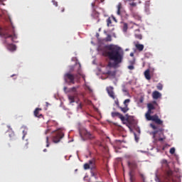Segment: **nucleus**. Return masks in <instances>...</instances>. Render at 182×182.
Listing matches in <instances>:
<instances>
[{
    "label": "nucleus",
    "mask_w": 182,
    "mask_h": 182,
    "mask_svg": "<svg viewBox=\"0 0 182 182\" xmlns=\"http://www.w3.org/2000/svg\"><path fill=\"white\" fill-rule=\"evenodd\" d=\"M107 50L104 53V55L114 62V66H117L123 62V52L122 48L117 46L109 45L107 46Z\"/></svg>",
    "instance_id": "obj_1"
},
{
    "label": "nucleus",
    "mask_w": 182,
    "mask_h": 182,
    "mask_svg": "<svg viewBox=\"0 0 182 182\" xmlns=\"http://www.w3.org/2000/svg\"><path fill=\"white\" fill-rule=\"evenodd\" d=\"M11 26L13 28L12 34H9V27H0V36L1 38H3V39H6L7 41L8 39H10V42L16 43L18 42L16 41V39H18V36L16 33H15V27H14V25L11 24Z\"/></svg>",
    "instance_id": "obj_2"
},
{
    "label": "nucleus",
    "mask_w": 182,
    "mask_h": 182,
    "mask_svg": "<svg viewBox=\"0 0 182 182\" xmlns=\"http://www.w3.org/2000/svg\"><path fill=\"white\" fill-rule=\"evenodd\" d=\"M153 113H154V112H153L152 109H148V111L145 114V117H146V120H148V121L151 120L152 122H154V123H156V124H163V122L161 121V119H160V118H159L158 114H154V115L151 116V114H153Z\"/></svg>",
    "instance_id": "obj_3"
},
{
    "label": "nucleus",
    "mask_w": 182,
    "mask_h": 182,
    "mask_svg": "<svg viewBox=\"0 0 182 182\" xmlns=\"http://www.w3.org/2000/svg\"><path fill=\"white\" fill-rule=\"evenodd\" d=\"M114 103L118 107L119 109L122 112V113H127L129 110H130V108H129V103H130V99H127L124 101L123 105L124 107H120V103L119 102V99L116 97V99L114 100Z\"/></svg>",
    "instance_id": "obj_4"
},
{
    "label": "nucleus",
    "mask_w": 182,
    "mask_h": 182,
    "mask_svg": "<svg viewBox=\"0 0 182 182\" xmlns=\"http://www.w3.org/2000/svg\"><path fill=\"white\" fill-rule=\"evenodd\" d=\"M79 76L77 74H72L70 73H66L64 74L63 79L65 83L68 85H75V79Z\"/></svg>",
    "instance_id": "obj_5"
},
{
    "label": "nucleus",
    "mask_w": 182,
    "mask_h": 182,
    "mask_svg": "<svg viewBox=\"0 0 182 182\" xmlns=\"http://www.w3.org/2000/svg\"><path fill=\"white\" fill-rule=\"evenodd\" d=\"M54 134L52 136V140L53 143H60L63 137H65V134L62 130L53 131Z\"/></svg>",
    "instance_id": "obj_6"
},
{
    "label": "nucleus",
    "mask_w": 182,
    "mask_h": 182,
    "mask_svg": "<svg viewBox=\"0 0 182 182\" xmlns=\"http://www.w3.org/2000/svg\"><path fill=\"white\" fill-rule=\"evenodd\" d=\"M161 164L162 167H165L166 173L168 178H170L173 176V171L170 169V166H168V161L166 159H162L161 161Z\"/></svg>",
    "instance_id": "obj_7"
},
{
    "label": "nucleus",
    "mask_w": 182,
    "mask_h": 182,
    "mask_svg": "<svg viewBox=\"0 0 182 182\" xmlns=\"http://www.w3.org/2000/svg\"><path fill=\"white\" fill-rule=\"evenodd\" d=\"M69 69L70 71L68 72V73H72L75 71L77 73V75L85 77V75H82V68L80 64H79V65H70L69 67Z\"/></svg>",
    "instance_id": "obj_8"
},
{
    "label": "nucleus",
    "mask_w": 182,
    "mask_h": 182,
    "mask_svg": "<svg viewBox=\"0 0 182 182\" xmlns=\"http://www.w3.org/2000/svg\"><path fill=\"white\" fill-rule=\"evenodd\" d=\"M2 42L3 44H4V46L9 49V50H11L12 52H14V50H16V46L11 43L9 40L3 38Z\"/></svg>",
    "instance_id": "obj_9"
},
{
    "label": "nucleus",
    "mask_w": 182,
    "mask_h": 182,
    "mask_svg": "<svg viewBox=\"0 0 182 182\" xmlns=\"http://www.w3.org/2000/svg\"><path fill=\"white\" fill-rule=\"evenodd\" d=\"M128 167L131 171V173H133L134 170H137L139 165H137V161L135 160L129 161L127 162Z\"/></svg>",
    "instance_id": "obj_10"
},
{
    "label": "nucleus",
    "mask_w": 182,
    "mask_h": 182,
    "mask_svg": "<svg viewBox=\"0 0 182 182\" xmlns=\"http://www.w3.org/2000/svg\"><path fill=\"white\" fill-rule=\"evenodd\" d=\"M114 88L112 86L107 87L106 90L108 93V95L111 99H113V100H116V95L114 94Z\"/></svg>",
    "instance_id": "obj_11"
},
{
    "label": "nucleus",
    "mask_w": 182,
    "mask_h": 182,
    "mask_svg": "<svg viewBox=\"0 0 182 182\" xmlns=\"http://www.w3.org/2000/svg\"><path fill=\"white\" fill-rule=\"evenodd\" d=\"M131 15L134 17L136 21H141V16L139 14V13L136 12L133 8L130 9Z\"/></svg>",
    "instance_id": "obj_12"
},
{
    "label": "nucleus",
    "mask_w": 182,
    "mask_h": 182,
    "mask_svg": "<svg viewBox=\"0 0 182 182\" xmlns=\"http://www.w3.org/2000/svg\"><path fill=\"white\" fill-rule=\"evenodd\" d=\"M84 139L85 140H92L95 139V136H93L90 132L85 131L84 133Z\"/></svg>",
    "instance_id": "obj_13"
},
{
    "label": "nucleus",
    "mask_w": 182,
    "mask_h": 182,
    "mask_svg": "<svg viewBox=\"0 0 182 182\" xmlns=\"http://www.w3.org/2000/svg\"><path fill=\"white\" fill-rule=\"evenodd\" d=\"M42 108H36V109L34 110V116L36 117H38V119H42V117H43V115L42 114H39V112H41Z\"/></svg>",
    "instance_id": "obj_14"
},
{
    "label": "nucleus",
    "mask_w": 182,
    "mask_h": 182,
    "mask_svg": "<svg viewBox=\"0 0 182 182\" xmlns=\"http://www.w3.org/2000/svg\"><path fill=\"white\" fill-rule=\"evenodd\" d=\"M88 164L91 170L96 168V160L95 159L90 160L88 161Z\"/></svg>",
    "instance_id": "obj_15"
},
{
    "label": "nucleus",
    "mask_w": 182,
    "mask_h": 182,
    "mask_svg": "<svg viewBox=\"0 0 182 182\" xmlns=\"http://www.w3.org/2000/svg\"><path fill=\"white\" fill-rule=\"evenodd\" d=\"M134 36L136 39H139V41H141L143 39V36L141 33H140V29H136L134 31Z\"/></svg>",
    "instance_id": "obj_16"
},
{
    "label": "nucleus",
    "mask_w": 182,
    "mask_h": 182,
    "mask_svg": "<svg viewBox=\"0 0 182 182\" xmlns=\"http://www.w3.org/2000/svg\"><path fill=\"white\" fill-rule=\"evenodd\" d=\"M152 97L155 100H157V99H160V97H161V93H160L159 91H154L152 92Z\"/></svg>",
    "instance_id": "obj_17"
},
{
    "label": "nucleus",
    "mask_w": 182,
    "mask_h": 182,
    "mask_svg": "<svg viewBox=\"0 0 182 182\" xmlns=\"http://www.w3.org/2000/svg\"><path fill=\"white\" fill-rule=\"evenodd\" d=\"M144 77L146 79V80H150V79H151V76L150 75V70L147 69L146 70H145L144 73Z\"/></svg>",
    "instance_id": "obj_18"
},
{
    "label": "nucleus",
    "mask_w": 182,
    "mask_h": 182,
    "mask_svg": "<svg viewBox=\"0 0 182 182\" xmlns=\"http://www.w3.org/2000/svg\"><path fill=\"white\" fill-rule=\"evenodd\" d=\"M135 48L137 49V50H139V52H141L143 49H144V46L143 44L136 43L135 44Z\"/></svg>",
    "instance_id": "obj_19"
},
{
    "label": "nucleus",
    "mask_w": 182,
    "mask_h": 182,
    "mask_svg": "<svg viewBox=\"0 0 182 182\" xmlns=\"http://www.w3.org/2000/svg\"><path fill=\"white\" fill-rule=\"evenodd\" d=\"M117 15H121L122 10L123 9V6L122 3H119L118 5L117 6Z\"/></svg>",
    "instance_id": "obj_20"
},
{
    "label": "nucleus",
    "mask_w": 182,
    "mask_h": 182,
    "mask_svg": "<svg viewBox=\"0 0 182 182\" xmlns=\"http://www.w3.org/2000/svg\"><path fill=\"white\" fill-rule=\"evenodd\" d=\"M68 100L70 103H75V95H68Z\"/></svg>",
    "instance_id": "obj_21"
},
{
    "label": "nucleus",
    "mask_w": 182,
    "mask_h": 182,
    "mask_svg": "<svg viewBox=\"0 0 182 182\" xmlns=\"http://www.w3.org/2000/svg\"><path fill=\"white\" fill-rule=\"evenodd\" d=\"M127 29H129V26L127 25V23H123V26H122L123 32L124 33L127 32Z\"/></svg>",
    "instance_id": "obj_22"
},
{
    "label": "nucleus",
    "mask_w": 182,
    "mask_h": 182,
    "mask_svg": "<svg viewBox=\"0 0 182 182\" xmlns=\"http://www.w3.org/2000/svg\"><path fill=\"white\" fill-rule=\"evenodd\" d=\"M147 107H148V109L149 110H154L156 109V107H154V105H153L152 103H149L147 105Z\"/></svg>",
    "instance_id": "obj_23"
},
{
    "label": "nucleus",
    "mask_w": 182,
    "mask_h": 182,
    "mask_svg": "<svg viewBox=\"0 0 182 182\" xmlns=\"http://www.w3.org/2000/svg\"><path fill=\"white\" fill-rule=\"evenodd\" d=\"M107 26L109 28V26H112V18H110V17H109L107 19Z\"/></svg>",
    "instance_id": "obj_24"
},
{
    "label": "nucleus",
    "mask_w": 182,
    "mask_h": 182,
    "mask_svg": "<svg viewBox=\"0 0 182 182\" xmlns=\"http://www.w3.org/2000/svg\"><path fill=\"white\" fill-rule=\"evenodd\" d=\"M105 42H112V36L108 34L107 36L105 38Z\"/></svg>",
    "instance_id": "obj_25"
},
{
    "label": "nucleus",
    "mask_w": 182,
    "mask_h": 182,
    "mask_svg": "<svg viewBox=\"0 0 182 182\" xmlns=\"http://www.w3.org/2000/svg\"><path fill=\"white\" fill-rule=\"evenodd\" d=\"M118 117L119 119H120V120H122V122H124V120H126V118L124 117V116H123V114L120 113L118 114Z\"/></svg>",
    "instance_id": "obj_26"
},
{
    "label": "nucleus",
    "mask_w": 182,
    "mask_h": 182,
    "mask_svg": "<svg viewBox=\"0 0 182 182\" xmlns=\"http://www.w3.org/2000/svg\"><path fill=\"white\" fill-rule=\"evenodd\" d=\"M158 90H163V85L161 83H159L156 86Z\"/></svg>",
    "instance_id": "obj_27"
},
{
    "label": "nucleus",
    "mask_w": 182,
    "mask_h": 182,
    "mask_svg": "<svg viewBox=\"0 0 182 182\" xmlns=\"http://www.w3.org/2000/svg\"><path fill=\"white\" fill-rule=\"evenodd\" d=\"M90 168V165L88 163L84 164V170H89Z\"/></svg>",
    "instance_id": "obj_28"
},
{
    "label": "nucleus",
    "mask_w": 182,
    "mask_h": 182,
    "mask_svg": "<svg viewBox=\"0 0 182 182\" xmlns=\"http://www.w3.org/2000/svg\"><path fill=\"white\" fill-rule=\"evenodd\" d=\"M169 153H170V154H174L176 153V148H174V147L171 148Z\"/></svg>",
    "instance_id": "obj_29"
},
{
    "label": "nucleus",
    "mask_w": 182,
    "mask_h": 182,
    "mask_svg": "<svg viewBox=\"0 0 182 182\" xmlns=\"http://www.w3.org/2000/svg\"><path fill=\"white\" fill-rule=\"evenodd\" d=\"M120 112H112V117H118Z\"/></svg>",
    "instance_id": "obj_30"
},
{
    "label": "nucleus",
    "mask_w": 182,
    "mask_h": 182,
    "mask_svg": "<svg viewBox=\"0 0 182 182\" xmlns=\"http://www.w3.org/2000/svg\"><path fill=\"white\" fill-rule=\"evenodd\" d=\"M139 176L143 180V181H146V176H144V174L139 173Z\"/></svg>",
    "instance_id": "obj_31"
},
{
    "label": "nucleus",
    "mask_w": 182,
    "mask_h": 182,
    "mask_svg": "<svg viewBox=\"0 0 182 182\" xmlns=\"http://www.w3.org/2000/svg\"><path fill=\"white\" fill-rule=\"evenodd\" d=\"M127 68L129 70H134V65H128Z\"/></svg>",
    "instance_id": "obj_32"
},
{
    "label": "nucleus",
    "mask_w": 182,
    "mask_h": 182,
    "mask_svg": "<svg viewBox=\"0 0 182 182\" xmlns=\"http://www.w3.org/2000/svg\"><path fill=\"white\" fill-rule=\"evenodd\" d=\"M129 65H134V64L136 63V61L134 60H129Z\"/></svg>",
    "instance_id": "obj_33"
},
{
    "label": "nucleus",
    "mask_w": 182,
    "mask_h": 182,
    "mask_svg": "<svg viewBox=\"0 0 182 182\" xmlns=\"http://www.w3.org/2000/svg\"><path fill=\"white\" fill-rule=\"evenodd\" d=\"M46 147H49V136H46Z\"/></svg>",
    "instance_id": "obj_34"
},
{
    "label": "nucleus",
    "mask_w": 182,
    "mask_h": 182,
    "mask_svg": "<svg viewBox=\"0 0 182 182\" xmlns=\"http://www.w3.org/2000/svg\"><path fill=\"white\" fill-rule=\"evenodd\" d=\"M49 132H50V128L49 127H48L47 129L45 132V134H48V133H49Z\"/></svg>",
    "instance_id": "obj_35"
},
{
    "label": "nucleus",
    "mask_w": 182,
    "mask_h": 182,
    "mask_svg": "<svg viewBox=\"0 0 182 182\" xmlns=\"http://www.w3.org/2000/svg\"><path fill=\"white\" fill-rule=\"evenodd\" d=\"M76 87H73L72 88L70 89V92H76Z\"/></svg>",
    "instance_id": "obj_36"
},
{
    "label": "nucleus",
    "mask_w": 182,
    "mask_h": 182,
    "mask_svg": "<svg viewBox=\"0 0 182 182\" xmlns=\"http://www.w3.org/2000/svg\"><path fill=\"white\" fill-rule=\"evenodd\" d=\"M53 123L55 124V123H56V122H55V121H48V122H47V124H48V126H49V124H53Z\"/></svg>",
    "instance_id": "obj_37"
},
{
    "label": "nucleus",
    "mask_w": 182,
    "mask_h": 182,
    "mask_svg": "<svg viewBox=\"0 0 182 182\" xmlns=\"http://www.w3.org/2000/svg\"><path fill=\"white\" fill-rule=\"evenodd\" d=\"M130 6H137V4L135 3V2H133V3H131V4H130Z\"/></svg>",
    "instance_id": "obj_38"
},
{
    "label": "nucleus",
    "mask_w": 182,
    "mask_h": 182,
    "mask_svg": "<svg viewBox=\"0 0 182 182\" xmlns=\"http://www.w3.org/2000/svg\"><path fill=\"white\" fill-rule=\"evenodd\" d=\"M151 127H152V129H154V130H156L157 129V127H156L154 124H151Z\"/></svg>",
    "instance_id": "obj_39"
},
{
    "label": "nucleus",
    "mask_w": 182,
    "mask_h": 182,
    "mask_svg": "<svg viewBox=\"0 0 182 182\" xmlns=\"http://www.w3.org/2000/svg\"><path fill=\"white\" fill-rule=\"evenodd\" d=\"M53 5H55V6H58V1H55V0H53Z\"/></svg>",
    "instance_id": "obj_40"
},
{
    "label": "nucleus",
    "mask_w": 182,
    "mask_h": 182,
    "mask_svg": "<svg viewBox=\"0 0 182 182\" xmlns=\"http://www.w3.org/2000/svg\"><path fill=\"white\" fill-rule=\"evenodd\" d=\"M159 132H163V129H159V130L155 131V134H156V133H159Z\"/></svg>",
    "instance_id": "obj_41"
},
{
    "label": "nucleus",
    "mask_w": 182,
    "mask_h": 182,
    "mask_svg": "<svg viewBox=\"0 0 182 182\" xmlns=\"http://www.w3.org/2000/svg\"><path fill=\"white\" fill-rule=\"evenodd\" d=\"M61 12H65V8L63 7L61 8Z\"/></svg>",
    "instance_id": "obj_42"
},
{
    "label": "nucleus",
    "mask_w": 182,
    "mask_h": 182,
    "mask_svg": "<svg viewBox=\"0 0 182 182\" xmlns=\"http://www.w3.org/2000/svg\"><path fill=\"white\" fill-rule=\"evenodd\" d=\"M107 73V75H112V71H108Z\"/></svg>",
    "instance_id": "obj_43"
},
{
    "label": "nucleus",
    "mask_w": 182,
    "mask_h": 182,
    "mask_svg": "<svg viewBox=\"0 0 182 182\" xmlns=\"http://www.w3.org/2000/svg\"><path fill=\"white\" fill-rule=\"evenodd\" d=\"M152 103H153V105H157V102H156V101H154Z\"/></svg>",
    "instance_id": "obj_44"
},
{
    "label": "nucleus",
    "mask_w": 182,
    "mask_h": 182,
    "mask_svg": "<svg viewBox=\"0 0 182 182\" xmlns=\"http://www.w3.org/2000/svg\"><path fill=\"white\" fill-rule=\"evenodd\" d=\"M108 66H109V68H111V66H112V63H108Z\"/></svg>",
    "instance_id": "obj_45"
},
{
    "label": "nucleus",
    "mask_w": 182,
    "mask_h": 182,
    "mask_svg": "<svg viewBox=\"0 0 182 182\" xmlns=\"http://www.w3.org/2000/svg\"><path fill=\"white\" fill-rule=\"evenodd\" d=\"M78 107H80V109H82V104H80V105H78Z\"/></svg>",
    "instance_id": "obj_46"
},
{
    "label": "nucleus",
    "mask_w": 182,
    "mask_h": 182,
    "mask_svg": "<svg viewBox=\"0 0 182 182\" xmlns=\"http://www.w3.org/2000/svg\"><path fill=\"white\" fill-rule=\"evenodd\" d=\"M130 56H134V54L133 53H131Z\"/></svg>",
    "instance_id": "obj_47"
},
{
    "label": "nucleus",
    "mask_w": 182,
    "mask_h": 182,
    "mask_svg": "<svg viewBox=\"0 0 182 182\" xmlns=\"http://www.w3.org/2000/svg\"><path fill=\"white\" fill-rule=\"evenodd\" d=\"M66 89H68V87H64V92H66Z\"/></svg>",
    "instance_id": "obj_48"
},
{
    "label": "nucleus",
    "mask_w": 182,
    "mask_h": 182,
    "mask_svg": "<svg viewBox=\"0 0 182 182\" xmlns=\"http://www.w3.org/2000/svg\"><path fill=\"white\" fill-rule=\"evenodd\" d=\"M14 76H16V75L14 74L11 76V77H14Z\"/></svg>",
    "instance_id": "obj_49"
},
{
    "label": "nucleus",
    "mask_w": 182,
    "mask_h": 182,
    "mask_svg": "<svg viewBox=\"0 0 182 182\" xmlns=\"http://www.w3.org/2000/svg\"><path fill=\"white\" fill-rule=\"evenodd\" d=\"M140 103H143V99L140 100Z\"/></svg>",
    "instance_id": "obj_50"
},
{
    "label": "nucleus",
    "mask_w": 182,
    "mask_h": 182,
    "mask_svg": "<svg viewBox=\"0 0 182 182\" xmlns=\"http://www.w3.org/2000/svg\"><path fill=\"white\" fill-rule=\"evenodd\" d=\"M159 141H163V139H162V138H160V139H159Z\"/></svg>",
    "instance_id": "obj_51"
},
{
    "label": "nucleus",
    "mask_w": 182,
    "mask_h": 182,
    "mask_svg": "<svg viewBox=\"0 0 182 182\" xmlns=\"http://www.w3.org/2000/svg\"><path fill=\"white\" fill-rule=\"evenodd\" d=\"M43 151L46 152V151H48V149H43Z\"/></svg>",
    "instance_id": "obj_52"
},
{
    "label": "nucleus",
    "mask_w": 182,
    "mask_h": 182,
    "mask_svg": "<svg viewBox=\"0 0 182 182\" xmlns=\"http://www.w3.org/2000/svg\"><path fill=\"white\" fill-rule=\"evenodd\" d=\"M92 176H95V173L92 172Z\"/></svg>",
    "instance_id": "obj_53"
},
{
    "label": "nucleus",
    "mask_w": 182,
    "mask_h": 182,
    "mask_svg": "<svg viewBox=\"0 0 182 182\" xmlns=\"http://www.w3.org/2000/svg\"><path fill=\"white\" fill-rule=\"evenodd\" d=\"M92 6L93 7V6H95V4H94V3H92Z\"/></svg>",
    "instance_id": "obj_54"
},
{
    "label": "nucleus",
    "mask_w": 182,
    "mask_h": 182,
    "mask_svg": "<svg viewBox=\"0 0 182 182\" xmlns=\"http://www.w3.org/2000/svg\"><path fill=\"white\" fill-rule=\"evenodd\" d=\"M81 137L85 140V136H82V135H81Z\"/></svg>",
    "instance_id": "obj_55"
},
{
    "label": "nucleus",
    "mask_w": 182,
    "mask_h": 182,
    "mask_svg": "<svg viewBox=\"0 0 182 182\" xmlns=\"http://www.w3.org/2000/svg\"><path fill=\"white\" fill-rule=\"evenodd\" d=\"M47 106L49 105V102H46Z\"/></svg>",
    "instance_id": "obj_56"
},
{
    "label": "nucleus",
    "mask_w": 182,
    "mask_h": 182,
    "mask_svg": "<svg viewBox=\"0 0 182 182\" xmlns=\"http://www.w3.org/2000/svg\"><path fill=\"white\" fill-rule=\"evenodd\" d=\"M117 141H119L120 143V140H117Z\"/></svg>",
    "instance_id": "obj_57"
},
{
    "label": "nucleus",
    "mask_w": 182,
    "mask_h": 182,
    "mask_svg": "<svg viewBox=\"0 0 182 182\" xmlns=\"http://www.w3.org/2000/svg\"><path fill=\"white\" fill-rule=\"evenodd\" d=\"M97 36H99V33H97Z\"/></svg>",
    "instance_id": "obj_58"
},
{
    "label": "nucleus",
    "mask_w": 182,
    "mask_h": 182,
    "mask_svg": "<svg viewBox=\"0 0 182 182\" xmlns=\"http://www.w3.org/2000/svg\"><path fill=\"white\" fill-rule=\"evenodd\" d=\"M100 20V19H98V21H97V22H99Z\"/></svg>",
    "instance_id": "obj_59"
},
{
    "label": "nucleus",
    "mask_w": 182,
    "mask_h": 182,
    "mask_svg": "<svg viewBox=\"0 0 182 182\" xmlns=\"http://www.w3.org/2000/svg\"><path fill=\"white\" fill-rule=\"evenodd\" d=\"M134 136H135V137H136V134H134Z\"/></svg>",
    "instance_id": "obj_60"
}]
</instances>
